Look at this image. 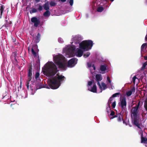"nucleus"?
Wrapping results in <instances>:
<instances>
[{"label":"nucleus","instance_id":"39","mask_svg":"<svg viewBox=\"0 0 147 147\" xmlns=\"http://www.w3.org/2000/svg\"><path fill=\"white\" fill-rule=\"evenodd\" d=\"M130 91H131V93H132V92H134L135 91V88L133 87L130 90Z\"/></svg>","mask_w":147,"mask_h":147},{"label":"nucleus","instance_id":"17","mask_svg":"<svg viewBox=\"0 0 147 147\" xmlns=\"http://www.w3.org/2000/svg\"><path fill=\"white\" fill-rule=\"evenodd\" d=\"M141 142L142 143H147L146 142L147 141V138L143 137V134L142 133L141 134Z\"/></svg>","mask_w":147,"mask_h":147},{"label":"nucleus","instance_id":"2","mask_svg":"<svg viewBox=\"0 0 147 147\" xmlns=\"http://www.w3.org/2000/svg\"><path fill=\"white\" fill-rule=\"evenodd\" d=\"M42 70L44 74L49 77L53 76L58 71L56 65L52 62L47 63Z\"/></svg>","mask_w":147,"mask_h":147},{"label":"nucleus","instance_id":"15","mask_svg":"<svg viewBox=\"0 0 147 147\" xmlns=\"http://www.w3.org/2000/svg\"><path fill=\"white\" fill-rule=\"evenodd\" d=\"M5 24L2 26L0 28L1 29L3 27H5L6 28L9 27L11 26L12 24L11 22L9 20H5Z\"/></svg>","mask_w":147,"mask_h":147},{"label":"nucleus","instance_id":"53","mask_svg":"<svg viewBox=\"0 0 147 147\" xmlns=\"http://www.w3.org/2000/svg\"><path fill=\"white\" fill-rule=\"evenodd\" d=\"M43 88V87H39V89H40V88Z\"/></svg>","mask_w":147,"mask_h":147},{"label":"nucleus","instance_id":"49","mask_svg":"<svg viewBox=\"0 0 147 147\" xmlns=\"http://www.w3.org/2000/svg\"><path fill=\"white\" fill-rule=\"evenodd\" d=\"M66 0H61V1L63 2H65L66 1Z\"/></svg>","mask_w":147,"mask_h":147},{"label":"nucleus","instance_id":"25","mask_svg":"<svg viewBox=\"0 0 147 147\" xmlns=\"http://www.w3.org/2000/svg\"><path fill=\"white\" fill-rule=\"evenodd\" d=\"M147 65V62H146L143 63L142 66L140 69V70L141 71L143 70L146 68V67Z\"/></svg>","mask_w":147,"mask_h":147},{"label":"nucleus","instance_id":"34","mask_svg":"<svg viewBox=\"0 0 147 147\" xmlns=\"http://www.w3.org/2000/svg\"><path fill=\"white\" fill-rule=\"evenodd\" d=\"M40 74L38 72H36V74L35 78L36 79H37L39 77Z\"/></svg>","mask_w":147,"mask_h":147},{"label":"nucleus","instance_id":"6","mask_svg":"<svg viewBox=\"0 0 147 147\" xmlns=\"http://www.w3.org/2000/svg\"><path fill=\"white\" fill-rule=\"evenodd\" d=\"M140 105V102H139L136 105L135 107H134L131 111L132 114L133 115V117L137 116L138 113V109Z\"/></svg>","mask_w":147,"mask_h":147},{"label":"nucleus","instance_id":"41","mask_svg":"<svg viewBox=\"0 0 147 147\" xmlns=\"http://www.w3.org/2000/svg\"><path fill=\"white\" fill-rule=\"evenodd\" d=\"M28 79L27 80L29 81H30L32 79V76H28Z\"/></svg>","mask_w":147,"mask_h":147},{"label":"nucleus","instance_id":"54","mask_svg":"<svg viewBox=\"0 0 147 147\" xmlns=\"http://www.w3.org/2000/svg\"><path fill=\"white\" fill-rule=\"evenodd\" d=\"M111 1H113L114 0H110Z\"/></svg>","mask_w":147,"mask_h":147},{"label":"nucleus","instance_id":"50","mask_svg":"<svg viewBox=\"0 0 147 147\" xmlns=\"http://www.w3.org/2000/svg\"><path fill=\"white\" fill-rule=\"evenodd\" d=\"M145 40L146 41H147V35H146V36L145 37Z\"/></svg>","mask_w":147,"mask_h":147},{"label":"nucleus","instance_id":"16","mask_svg":"<svg viewBox=\"0 0 147 147\" xmlns=\"http://www.w3.org/2000/svg\"><path fill=\"white\" fill-rule=\"evenodd\" d=\"M29 69L28 73V76H32V64L30 65L29 67Z\"/></svg>","mask_w":147,"mask_h":147},{"label":"nucleus","instance_id":"22","mask_svg":"<svg viewBox=\"0 0 147 147\" xmlns=\"http://www.w3.org/2000/svg\"><path fill=\"white\" fill-rule=\"evenodd\" d=\"M51 14V12L49 10H47L43 13V15L45 17H49Z\"/></svg>","mask_w":147,"mask_h":147},{"label":"nucleus","instance_id":"52","mask_svg":"<svg viewBox=\"0 0 147 147\" xmlns=\"http://www.w3.org/2000/svg\"><path fill=\"white\" fill-rule=\"evenodd\" d=\"M6 95H5V96H4V97H3L2 98H4L6 96Z\"/></svg>","mask_w":147,"mask_h":147},{"label":"nucleus","instance_id":"20","mask_svg":"<svg viewBox=\"0 0 147 147\" xmlns=\"http://www.w3.org/2000/svg\"><path fill=\"white\" fill-rule=\"evenodd\" d=\"M106 65H101L100 67V69L101 71H105L106 69Z\"/></svg>","mask_w":147,"mask_h":147},{"label":"nucleus","instance_id":"12","mask_svg":"<svg viewBox=\"0 0 147 147\" xmlns=\"http://www.w3.org/2000/svg\"><path fill=\"white\" fill-rule=\"evenodd\" d=\"M75 49L76 48L74 46H70L67 48V52L71 55H74Z\"/></svg>","mask_w":147,"mask_h":147},{"label":"nucleus","instance_id":"38","mask_svg":"<svg viewBox=\"0 0 147 147\" xmlns=\"http://www.w3.org/2000/svg\"><path fill=\"white\" fill-rule=\"evenodd\" d=\"M107 80L108 81V82L109 83H111V80H110V78L109 76H107Z\"/></svg>","mask_w":147,"mask_h":147},{"label":"nucleus","instance_id":"42","mask_svg":"<svg viewBox=\"0 0 147 147\" xmlns=\"http://www.w3.org/2000/svg\"><path fill=\"white\" fill-rule=\"evenodd\" d=\"M14 59H15V60L16 61H17V60L16 59V57L17 56V55H16V53H14Z\"/></svg>","mask_w":147,"mask_h":147},{"label":"nucleus","instance_id":"51","mask_svg":"<svg viewBox=\"0 0 147 147\" xmlns=\"http://www.w3.org/2000/svg\"><path fill=\"white\" fill-rule=\"evenodd\" d=\"M122 121H123V123H125V120H124V119H123V120H122Z\"/></svg>","mask_w":147,"mask_h":147},{"label":"nucleus","instance_id":"37","mask_svg":"<svg viewBox=\"0 0 147 147\" xmlns=\"http://www.w3.org/2000/svg\"><path fill=\"white\" fill-rule=\"evenodd\" d=\"M111 113L110 114V115L111 116H114V115H115V112L114 111H113V110H111Z\"/></svg>","mask_w":147,"mask_h":147},{"label":"nucleus","instance_id":"33","mask_svg":"<svg viewBox=\"0 0 147 147\" xmlns=\"http://www.w3.org/2000/svg\"><path fill=\"white\" fill-rule=\"evenodd\" d=\"M116 106V101L115 100L112 104V107L113 108H114Z\"/></svg>","mask_w":147,"mask_h":147},{"label":"nucleus","instance_id":"5","mask_svg":"<svg viewBox=\"0 0 147 147\" xmlns=\"http://www.w3.org/2000/svg\"><path fill=\"white\" fill-rule=\"evenodd\" d=\"M92 81H88V90L94 93H96L97 88L95 83L93 85L92 88H90V86H91L92 84Z\"/></svg>","mask_w":147,"mask_h":147},{"label":"nucleus","instance_id":"55","mask_svg":"<svg viewBox=\"0 0 147 147\" xmlns=\"http://www.w3.org/2000/svg\"><path fill=\"white\" fill-rule=\"evenodd\" d=\"M30 86L31 87V84L30 85Z\"/></svg>","mask_w":147,"mask_h":147},{"label":"nucleus","instance_id":"29","mask_svg":"<svg viewBox=\"0 0 147 147\" xmlns=\"http://www.w3.org/2000/svg\"><path fill=\"white\" fill-rule=\"evenodd\" d=\"M56 4V3L54 2L51 1L50 3V5L51 6L53 7L55 6Z\"/></svg>","mask_w":147,"mask_h":147},{"label":"nucleus","instance_id":"28","mask_svg":"<svg viewBox=\"0 0 147 147\" xmlns=\"http://www.w3.org/2000/svg\"><path fill=\"white\" fill-rule=\"evenodd\" d=\"M37 11V10L35 8H33L31 10H30V13H36Z\"/></svg>","mask_w":147,"mask_h":147},{"label":"nucleus","instance_id":"14","mask_svg":"<svg viewBox=\"0 0 147 147\" xmlns=\"http://www.w3.org/2000/svg\"><path fill=\"white\" fill-rule=\"evenodd\" d=\"M76 60L75 58H72L69 60L68 62L67 66L69 67H74V65H73Z\"/></svg>","mask_w":147,"mask_h":147},{"label":"nucleus","instance_id":"44","mask_svg":"<svg viewBox=\"0 0 147 147\" xmlns=\"http://www.w3.org/2000/svg\"><path fill=\"white\" fill-rule=\"evenodd\" d=\"M12 40L13 42H15L16 41V38L12 37Z\"/></svg>","mask_w":147,"mask_h":147},{"label":"nucleus","instance_id":"36","mask_svg":"<svg viewBox=\"0 0 147 147\" xmlns=\"http://www.w3.org/2000/svg\"><path fill=\"white\" fill-rule=\"evenodd\" d=\"M40 40V38H36L35 40L34 41V42L36 43H38Z\"/></svg>","mask_w":147,"mask_h":147},{"label":"nucleus","instance_id":"47","mask_svg":"<svg viewBox=\"0 0 147 147\" xmlns=\"http://www.w3.org/2000/svg\"><path fill=\"white\" fill-rule=\"evenodd\" d=\"M144 59L145 60H147V56H144Z\"/></svg>","mask_w":147,"mask_h":147},{"label":"nucleus","instance_id":"1","mask_svg":"<svg viewBox=\"0 0 147 147\" xmlns=\"http://www.w3.org/2000/svg\"><path fill=\"white\" fill-rule=\"evenodd\" d=\"M65 77L62 75H59L57 74L56 76L50 79L48 83L49 86H46L45 88L49 89H55L58 88L60 85V82L64 80Z\"/></svg>","mask_w":147,"mask_h":147},{"label":"nucleus","instance_id":"32","mask_svg":"<svg viewBox=\"0 0 147 147\" xmlns=\"http://www.w3.org/2000/svg\"><path fill=\"white\" fill-rule=\"evenodd\" d=\"M132 94V93H131V91H130L126 92V94L127 96H130Z\"/></svg>","mask_w":147,"mask_h":147},{"label":"nucleus","instance_id":"43","mask_svg":"<svg viewBox=\"0 0 147 147\" xmlns=\"http://www.w3.org/2000/svg\"><path fill=\"white\" fill-rule=\"evenodd\" d=\"M40 34L39 33H38L37 34V36L36 37L37 38H40Z\"/></svg>","mask_w":147,"mask_h":147},{"label":"nucleus","instance_id":"21","mask_svg":"<svg viewBox=\"0 0 147 147\" xmlns=\"http://www.w3.org/2000/svg\"><path fill=\"white\" fill-rule=\"evenodd\" d=\"M35 47H36L34 46V47H32L31 48V51H32V53L34 57H37V53L35 51H34V48Z\"/></svg>","mask_w":147,"mask_h":147},{"label":"nucleus","instance_id":"48","mask_svg":"<svg viewBox=\"0 0 147 147\" xmlns=\"http://www.w3.org/2000/svg\"><path fill=\"white\" fill-rule=\"evenodd\" d=\"M36 3H38L39 2L40 0H35Z\"/></svg>","mask_w":147,"mask_h":147},{"label":"nucleus","instance_id":"18","mask_svg":"<svg viewBox=\"0 0 147 147\" xmlns=\"http://www.w3.org/2000/svg\"><path fill=\"white\" fill-rule=\"evenodd\" d=\"M147 46V44L146 43H144L143 44L141 47V53L144 52L145 49H144V47L145 46Z\"/></svg>","mask_w":147,"mask_h":147},{"label":"nucleus","instance_id":"9","mask_svg":"<svg viewBox=\"0 0 147 147\" xmlns=\"http://www.w3.org/2000/svg\"><path fill=\"white\" fill-rule=\"evenodd\" d=\"M117 117V121L119 122H121L122 120H123V116L121 115V113H117L115 115L112 117L111 119H113Z\"/></svg>","mask_w":147,"mask_h":147},{"label":"nucleus","instance_id":"46","mask_svg":"<svg viewBox=\"0 0 147 147\" xmlns=\"http://www.w3.org/2000/svg\"><path fill=\"white\" fill-rule=\"evenodd\" d=\"M92 67L93 68V69L94 70H95L96 69L95 67L94 66V65H92Z\"/></svg>","mask_w":147,"mask_h":147},{"label":"nucleus","instance_id":"24","mask_svg":"<svg viewBox=\"0 0 147 147\" xmlns=\"http://www.w3.org/2000/svg\"><path fill=\"white\" fill-rule=\"evenodd\" d=\"M101 86L103 87V89L102 88V90H101V92H102V90H105L107 88L106 85L105 84V83H104V82H102L101 83Z\"/></svg>","mask_w":147,"mask_h":147},{"label":"nucleus","instance_id":"10","mask_svg":"<svg viewBox=\"0 0 147 147\" xmlns=\"http://www.w3.org/2000/svg\"><path fill=\"white\" fill-rule=\"evenodd\" d=\"M95 78L97 82V84L99 86V88L101 90H102V88L99 82L102 80V77L101 74H97L96 75Z\"/></svg>","mask_w":147,"mask_h":147},{"label":"nucleus","instance_id":"4","mask_svg":"<svg viewBox=\"0 0 147 147\" xmlns=\"http://www.w3.org/2000/svg\"><path fill=\"white\" fill-rule=\"evenodd\" d=\"M64 57L63 56H57L55 59V62L58 65L59 68L65 69L66 63L64 60Z\"/></svg>","mask_w":147,"mask_h":147},{"label":"nucleus","instance_id":"7","mask_svg":"<svg viewBox=\"0 0 147 147\" xmlns=\"http://www.w3.org/2000/svg\"><path fill=\"white\" fill-rule=\"evenodd\" d=\"M31 22L34 23V27H37L40 23V21L39 19H38L36 17H33L31 19Z\"/></svg>","mask_w":147,"mask_h":147},{"label":"nucleus","instance_id":"19","mask_svg":"<svg viewBox=\"0 0 147 147\" xmlns=\"http://www.w3.org/2000/svg\"><path fill=\"white\" fill-rule=\"evenodd\" d=\"M5 8L4 5H1L0 7V16H1L3 13L4 10Z\"/></svg>","mask_w":147,"mask_h":147},{"label":"nucleus","instance_id":"40","mask_svg":"<svg viewBox=\"0 0 147 147\" xmlns=\"http://www.w3.org/2000/svg\"><path fill=\"white\" fill-rule=\"evenodd\" d=\"M73 0H70L69 1V3L70 5L71 6L73 5Z\"/></svg>","mask_w":147,"mask_h":147},{"label":"nucleus","instance_id":"3","mask_svg":"<svg viewBox=\"0 0 147 147\" xmlns=\"http://www.w3.org/2000/svg\"><path fill=\"white\" fill-rule=\"evenodd\" d=\"M93 43L92 40H84L79 44V47L80 49H78L77 51V56L78 57H81L83 53V51H88L91 49L93 46Z\"/></svg>","mask_w":147,"mask_h":147},{"label":"nucleus","instance_id":"26","mask_svg":"<svg viewBox=\"0 0 147 147\" xmlns=\"http://www.w3.org/2000/svg\"><path fill=\"white\" fill-rule=\"evenodd\" d=\"M121 94L120 93V92H117L115 94H113L112 96V97H119V95Z\"/></svg>","mask_w":147,"mask_h":147},{"label":"nucleus","instance_id":"23","mask_svg":"<svg viewBox=\"0 0 147 147\" xmlns=\"http://www.w3.org/2000/svg\"><path fill=\"white\" fill-rule=\"evenodd\" d=\"M113 100V98L112 96H111L110 98L109 99L108 101L107 104L109 107V108L110 109V105L111 103V101H112Z\"/></svg>","mask_w":147,"mask_h":147},{"label":"nucleus","instance_id":"30","mask_svg":"<svg viewBox=\"0 0 147 147\" xmlns=\"http://www.w3.org/2000/svg\"><path fill=\"white\" fill-rule=\"evenodd\" d=\"M90 55V53L89 52H87L83 56L85 58H87Z\"/></svg>","mask_w":147,"mask_h":147},{"label":"nucleus","instance_id":"35","mask_svg":"<svg viewBox=\"0 0 147 147\" xmlns=\"http://www.w3.org/2000/svg\"><path fill=\"white\" fill-rule=\"evenodd\" d=\"M137 78L136 76H134L132 78V81L134 84H135V80Z\"/></svg>","mask_w":147,"mask_h":147},{"label":"nucleus","instance_id":"27","mask_svg":"<svg viewBox=\"0 0 147 147\" xmlns=\"http://www.w3.org/2000/svg\"><path fill=\"white\" fill-rule=\"evenodd\" d=\"M104 10V8L102 7H98L97 9V11L98 12H101Z\"/></svg>","mask_w":147,"mask_h":147},{"label":"nucleus","instance_id":"31","mask_svg":"<svg viewBox=\"0 0 147 147\" xmlns=\"http://www.w3.org/2000/svg\"><path fill=\"white\" fill-rule=\"evenodd\" d=\"M30 81H29L28 80H27L26 82V86L27 88L28 89L29 88V84L30 83Z\"/></svg>","mask_w":147,"mask_h":147},{"label":"nucleus","instance_id":"11","mask_svg":"<svg viewBox=\"0 0 147 147\" xmlns=\"http://www.w3.org/2000/svg\"><path fill=\"white\" fill-rule=\"evenodd\" d=\"M133 124L137 126L138 128L141 129L140 123V121L139 119L137 117V116L133 117Z\"/></svg>","mask_w":147,"mask_h":147},{"label":"nucleus","instance_id":"45","mask_svg":"<svg viewBox=\"0 0 147 147\" xmlns=\"http://www.w3.org/2000/svg\"><path fill=\"white\" fill-rule=\"evenodd\" d=\"M88 65L89 67H91V64L90 63H88Z\"/></svg>","mask_w":147,"mask_h":147},{"label":"nucleus","instance_id":"8","mask_svg":"<svg viewBox=\"0 0 147 147\" xmlns=\"http://www.w3.org/2000/svg\"><path fill=\"white\" fill-rule=\"evenodd\" d=\"M38 9L39 11H41L42 10L43 7L44 9L46 10H49V3L48 1L45 3L43 5V6L39 5H38Z\"/></svg>","mask_w":147,"mask_h":147},{"label":"nucleus","instance_id":"13","mask_svg":"<svg viewBox=\"0 0 147 147\" xmlns=\"http://www.w3.org/2000/svg\"><path fill=\"white\" fill-rule=\"evenodd\" d=\"M127 105V102L125 98H123L121 101L120 106L122 109L126 108Z\"/></svg>","mask_w":147,"mask_h":147}]
</instances>
